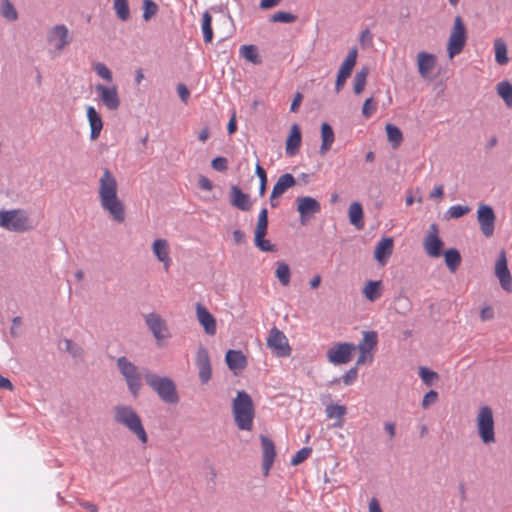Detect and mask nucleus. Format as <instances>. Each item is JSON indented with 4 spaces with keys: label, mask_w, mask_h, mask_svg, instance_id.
Returning <instances> with one entry per match:
<instances>
[{
    "label": "nucleus",
    "mask_w": 512,
    "mask_h": 512,
    "mask_svg": "<svg viewBox=\"0 0 512 512\" xmlns=\"http://www.w3.org/2000/svg\"><path fill=\"white\" fill-rule=\"evenodd\" d=\"M114 420L126 427L142 444L148 441V435L137 412L128 405H116L113 408Z\"/></svg>",
    "instance_id": "nucleus-4"
},
{
    "label": "nucleus",
    "mask_w": 512,
    "mask_h": 512,
    "mask_svg": "<svg viewBox=\"0 0 512 512\" xmlns=\"http://www.w3.org/2000/svg\"><path fill=\"white\" fill-rule=\"evenodd\" d=\"M297 201V210L300 213L301 221L303 222L304 218L317 214L321 210L320 203L313 197L310 196H301L296 199Z\"/></svg>",
    "instance_id": "nucleus-21"
},
{
    "label": "nucleus",
    "mask_w": 512,
    "mask_h": 512,
    "mask_svg": "<svg viewBox=\"0 0 512 512\" xmlns=\"http://www.w3.org/2000/svg\"><path fill=\"white\" fill-rule=\"evenodd\" d=\"M385 129L388 141L392 144V147H398L403 140V134L401 130L393 124H387Z\"/></svg>",
    "instance_id": "nucleus-39"
},
{
    "label": "nucleus",
    "mask_w": 512,
    "mask_h": 512,
    "mask_svg": "<svg viewBox=\"0 0 512 512\" xmlns=\"http://www.w3.org/2000/svg\"><path fill=\"white\" fill-rule=\"evenodd\" d=\"M230 203L242 211H249L252 208L250 196L244 193L237 185H232L230 188Z\"/></svg>",
    "instance_id": "nucleus-23"
},
{
    "label": "nucleus",
    "mask_w": 512,
    "mask_h": 512,
    "mask_svg": "<svg viewBox=\"0 0 512 512\" xmlns=\"http://www.w3.org/2000/svg\"><path fill=\"white\" fill-rule=\"evenodd\" d=\"M346 411H347V409L345 406L338 405V404H329L325 409L327 418L338 419V421L336 423H334L335 427H342L343 417L346 414Z\"/></svg>",
    "instance_id": "nucleus-35"
},
{
    "label": "nucleus",
    "mask_w": 512,
    "mask_h": 512,
    "mask_svg": "<svg viewBox=\"0 0 512 512\" xmlns=\"http://www.w3.org/2000/svg\"><path fill=\"white\" fill-rule=\"evenodd\" d=\"M495 275L503 290L512 292V277L507 266V258L504 250L500 251L496 264Z\"/></svg>",
    "instance_id": "nucleus-19"
},
{
    "label": "nucleus",
    "mask_w": 512,
    "mask_h": 512,
    "mask_svg": "<svg viewBox=\"0 0 512 512\" xmlns=\"http://www.w3.org/2000/svg\"><path fill=\"white\" fill-rule=\"evenodd\" d=\"M296 185L294 176L290 173H285L279 177L273 187V197L282 196L289 188Z\"/></svg>",
    "instance_id": "nucleus-29"
},
{
    "label": "nucleus",
    "mask_w": 512,
    "mask_h": 512,
    "mask_svg": "<svg viewBox=\"0 0 512 512\" xmlns=\"http://www.w3.org/2000/svg\"><path fill=\"white\" fill-rule=\"evenodd\" d=\"M368 73L369 69L364 67L355 74L353 81V90L355 94H360L364 90Z\"/></svg>",
    "instance_id": "nucleus-43"
},
{
    "label": "nucleus",
    "mask_w": 512,
    "mask_h": 512,
    "mask_svg": "<svg viewBox=\"0 0 512 512\" xmlns=\"http://www.w3.org/2000/svg\"><path fill=\"white\" fill-rule=\"evenodd\" d=\"M436 63V58L433 54L427 52H419L417 55V65L419 74L426 78L433 70Z\"/></svg>",
    "instance_id": "nucleus-26"
},
{
    "label": "nucleus",
    "mask_w": 512,
    "mask_h": 512,
    "mask_svg": "<svg viewBox=\"0 0 512 512\" xmlns=\"http://www.w3.org/2000/svg\"><path fill=\"white\" fill-rule=\"evenodd\" d=\"M437 399H438V393L434 390H430L423 397L421 405L424 409H427L431 404H434L437 401Z\"/></svg>",
    "instance_id": "nucleus-56"
},
{
    "label": "nucleus",
    "mask_w": 512,
    "mask_h": 512,
    "mask_svg": "<svg viewBox=\"0 0 512 512\" xmlns=\"http://www.w3.org/2000/svg\"><path fill=\"white\" fill-rule=\"evenodd\" d=\"M256 175L259 177V195L263 196L266 192V186H267V174L266 171L263 169L262 166L259 164L256 165L255 168Z\"/></svg>",
    "instance_id": "nucleus-52"
},
{
    "label": "nucleus",
    "mask_w": 512,
    "mask_h": 512,
    "mask_svg": "<svg viewBox=\"0 0 512 512\" xmlns=\"http://www.w3.org/2000/svg\"><path fill=\"white\" fill-rule=\"evenodd\" d=\"M349 221L358 229H362L364 226L363 221V208L359 202H353L350 204L348 209Z\"/></svg>",
    "instance_id": "nucleus-32"
},
{
    "label": "nucleus",
    "mask_w": 512,
    "mask_h": 512,
    "mask_svg": "<svg viewBox=\"0 0 512 512\" xmlns=\"http://www.w3.org/2000/svg\"><path fill=\"white\" fill-rule=\"evenodd\" d=\"M467 40V30L463 19L461 16L457 15L454 19V25L452 27L448 44H447V52L449 58H453L454 56L460 54L466 44Z\"/></svg>",
    "instance_id": "nucleus-8"
},
{
    "label": "nucleus",
    "mask_w": 512,
    "mask_h": 512,
    "mask_svg": "<svg viewBox=\"0 0 512 512\" xmlns=\"http://www.w3.org/2000/svg\"><path fill=\"white\" fill-rule=\"evenodd\" d=\"M72 41L68 28L63 24L53 26L47 33V42L60 53Z\"/></svg>",
    "instance_id": "nucleus-14"
},
{
    "label": "nucleus",
    "mask_w": 512,
    "mask_h": 512,
    "mask_svg": "<svg viewBox=\"0 0 512 512\" xmlns=\"http://www.w3.org/2000/svg\"><path fill=\"white\" fill-rule=\"evenodd\" d=\"M477 221L482 234L487 238L492 237L496 222L493 208L487 204H480L477 210Z\"/></svg>",
    "instance_id": "nucleus-11"
},
{
    "label": "nucleus",
    "mask_w": 512,
    "mask_h": 512,
    "mask_svg": "<svg viewBox=\"0 0 512 512\" xmlns=\"http://www.w3.org/2000/svg\"><path fill=\"white\" fill-rule=\"evenodd\" d=\"M359 42L363 47L372 43V33L369 29L362 31Z\"/></svg>",
    "instance_id": "nucleus-61"
},
{
    "label": "nucleus",
    "mask_w": 512,
    "mask_h": 512,
    "mask_svg": "<svg viewBox=\"0 0 512 512\" xmlns=\"http://www.w3.org/2000/svg\"><path fill=\"white\" fill-rule=\"evenodd\" d=\"M369 512H383L379 501L376 498H372L369 502Z\"/></svg>",
    "instance_id": "nucleus-64"
},
{
    "label": "nucleus",
    "mask_w": 512,
    "mask_h": 512,
    "mask_svg": "<svg viewBox=\"0 0 512 512\" xmlns=\"http://www.w3.org/2000/svg\"><path fill=\"white\" fill-rule=\"evenodd\" d=\"M196 317L207 335L216 334L217 326L214 316L200 303L196 305Z\"/></svg>",
    "instance_id": "nucleus-20"
},
{
    "label": "nucleus",
    "mask_w": 512,
    "mask_h": 512,
    "mask_svg": "<svg viewBox=\"0 0 512 512\" xmlns=\"http://www.w3.org/2000/svg\"><path fill=\"white\" fill-rule=\"evenodd\" d=\"M87 118L90 125V139L96 140L103 128L102 118L93 106L87 107Z\"/></svg>",
    "instance_id": "nucleus-24"
},
{
    "label": "nucleus",
    "mask_w": 512,
    "mask_h": 512,
    "mask_svg": "<svg viewBox=\"0 0 512 512\" xmlns=\"http://www.w3.org/2000/svg\"><path fill=\"white\" fill-rule=\"evenodd\" d=\"M113 8L120 20L127 21L130 18L128 0H114Z\"/></svg>",
    "instance_id": "nucleus-45"
},
{
    "label": "nucleus",
    "mask_w": 512,
    "mask_h": 512,
    "mask_svg": "<svg viewBox=\"0 0 512 512\" xmlns=\"http://www.w3.org/2000/svg\"><path fill=\"white\" fill-rule=\"evenodd\" d=\"M419 376L421 377L422 381L428 386L432 385L433 381L438 379V374L435 371H432L426 367H420Z\"/></svg>",
    "instance_id": "nucleus-50"
},
{
    "label": "nucleus",
    "mask_w": 512,
    "mask_h": 512,
    "mask_svg": "<svg viewBox=\"0 0 512 512\" xmlns=\"http://www.w3.org/2000/svg\"><path fill=\"white\" fill-rule=\"evenodd\" d=\"M65 350L73 357L82 359L84 356V350L82 347L72 340L65 338L64 339Z\"/></svg>",
    "instance_id": "nucleus-47"
},
{
    "label": "nucleus",
    "mask_w": 512,
    "mask_h": 512,
    "mask_svg": "<svg viewBox=\"0 0 512 512\" xmlns=\"http://www.w3.org/2000/svg\"><path fill=\"white\" fill-rule=\"evenodd\" d=\"M143 379L146 384L167 404L179 402V396L174 381L166 376H159L147 368H143Z\"/></svg>",
    "instance_id": "nucleus-2"
},
{
    "label": "nucleus",
    "mask_w": 512,
    "mask_h": 512,
    "mask_svg": "<svg viewBox=\"0 0 512 512\" xmlns=\"http://www.w3.org/2000/svg\"><path fill=\"white\" fill-rule=\"evenodd\" d=\"M296 20H297V16L295 14H292L290 12H285V11L276 12L270 18V21L274 22V23H276V22L293 23Z\"/></svg>",
    "instance_id": "nucleus-48"
},
{
    "label": "nucleus",
    "mask_w": 512,
    "mask_h": 512,
    "mask_svg": "<svg viewBox=\"0 0 512 512\" xmlns=\"http://www.w3.org/2000/svg\"><path fill=\"white\" fill-rule=\"evenodd\" d=\"M95 90L102 104L110 111H115L120 107V97L117 87L115 85L108 87L102 84H97Z\"/></svg>",
    "instance_id": "nucleus-18"
},
{
    "label": "nucleus",
    "mask_w": 512,
    "mask_h": 512,
    "mask_svg": "<svg viewBox=\"0 0 512 512\" xmlns=\"http://www.w3.org/2000/svg\"><path fill=\"white\" fill-rule=\"evenodd\" d=\"M177 92H178V95H179L180 99L182 100V102L187 103V101L190 97V92H189L188 88L186 87V85L179 83L177 85Z\"/></svg>",
    "instance_id": "nucleus-59"
},
{
    "label": "nucleus",
    "mask_w": 512,
    "mask_h": 512,
    "mask_svg": "<svg viewBox=\"0 0 512 512\" xmlns=\"http://www.w3.org/2000/svg\"><path fill=\"white\" fill-rule=\"evenodd\" d=\"M445 263L451 272H455L461 263V255L455 248L448 249L444 253Z\"/></svg>",
    "instance_id": "nucleus-36"
},
{
    "label": "nucleus",
    "mask_w": 512,
    "mask_h": 512,
    "mask_svg": "<svg viewBox=\"0 0 512 512\" xmlns=\"http://www.w3.org/2000/svg\"><path fill=\"white\" fill-rule=\"evenodd\" d=\"M494 317L493 309L489 306L481 309L480 318L482 321L491 320Z\"/></svg>",
    "instance_id": "nucleus-63"
},
{
    "label": "nucleus",
    "mask_w": 512,
    "mask_h": 512,
    "mask_svg": "<svg viewBox=\"0 0 512 512\" xmlns=\"http://www.w3.org/2000/svg\"><path fill=\"white\" fill-rule=\"evenodd\" d=\"M0 227L13 232L31 229L26 212L20 209L0 211Z\"/></svg>",
    "instance_id": "nucleus-7"
},
{
    "label": "nucleus",
    "mask_w": 512,
    "mask_h": 512,
    "mask_svg": "<svg viewBox=\"0 0 512 512\" xmlns=\"http://www.w3.org/2000/svg\"><path fill=\"white\" fill-rule=\"evenodd\" d=\"M195 365L198 369L201 384H207L212 377V367L208 350L202 345L197 349Z\"/></svg>",
    "instance_id": "nucleus-17"
},
{
    "label": "nucleus",
    "mask_w": 512,
    "mask_h": 512,
    "mask_svg": "<svg viewBox=\"0 0 512 512\" xmlns=\"http://www.w3.org/2000/svg\"><path fill=\"white\" fill-rule=\"evenodd\" d=\"M117 368L124 377L129 392L134 396H138L142 387L141 379L143 378V368L141 370L125 356L117 359Z\"/></svg>",
    "instance_id": "nucleus-5"
},
{
    "label": "nucleus",
    "mask_w": 512,
    "mask_h": 512,
    "mask_svg": "<svg viewBox=\"0 0 512 512\" xmlns=\"http://www.w3.org/2000/svg\"><path fill=\"white\" fill-rule=\"evenodd\" d=\"M376 110V105L373 103L372 98L365 100L362 107V114L364 117L369 118Z\"/></svg>",
    "instance_id": "nucleus-57"
},
{
    "label": "nucleus",
    "mask_w": 512,
    "mask_h": 512,
    "mask_svg": "<svg viewBox=\"0 0 512 512\" xmlns=\"http://www.w3.org/2000/svg\"><path fill=\"white\" fill-rule=\"evenodd\" d=\"M275 275L283 286L289 285L291 272L290 267L287 263L283 261L277 262Z\"/></svg>",
    "instance_id": "nucleus-38"
},
{
    "label": "nucleus",
    "mask_w": 512,
    "mask_h": 512,
    "mask_svg": "<svg viewBox=\"0 0 512 512\" xmlns=\"http://www.w3.org/2000/svg\"><path fill=\"white\" fill-rule=\"evenodd\" d=\"M302 99H303V95L300 92H297L294 95V98H293L291 106H290V110L292 112H297L298 111L299 106H300V104L302 102Z\"/></svg>",
    "instance_id": "nucleus-62"
},
{
    "label": "nucleus",
    "mask_w": 512,
    "mask_h": 512,
    "mask_svg": "<svg viewBox=\"0 0 512 512\" xmlns=\"http://www.w3.org/2000/svg\"><path fill=\"white\" fill-rule=\"evenodd\" d=\"M158 11V5L152 0H144L143 1V19L145 21L150 20L153 16L156 15Z\"/></svg>",
    "instance_id": "nucleus-49"
},
{
    "label": "nucleus",
    "mask_w": 512,
    "mask_h": 512,
    "mask_svg": "<svg viewBox=\"0 0 512 512\" xmlns=\"http://www.w3.org/2000/svg\"><path fill=\"white\" fill-rule=\"evenodd\" d=\"M198 186L200 189L205 190V191H210L213 189L212 182L206 176H203V175L199 176Z\"/></svg>",
    "instance_id": "nucleus-60"
},
{
    "label": "nucleus",
    "mask_w": 512,
    "mask_h": 512,
    "mask_svg": "<svg viewBox=\"0 0 512 512\" xmlns=\"http://www.w3.org/2000/svg\"><path fill=\"white\" fill-rule=\"evenodd\" d=\"M359 352H360V355L356 361V367L366 364V363H371L373 361L372 352H364V351H359Z\"/></svg>",
    "instance_id": "nucleus-58"
},
{
    "label": "nucleus",
    "mask_w": 512,
    "mask_h": 512,
    "mask_svg": "<svg viewBox=\"0 0 512 512\" xmlns=\"http://www.w3.org/2000/svg\"><path fill=\"white\" fill-rule=\"evenodd\" d=\"M225 361L230 370H242L247 365L245 355L239 350H228L225 356Z\"/></svg>",
    "instance_id": "nucleus-28"
},
{
    "label": "nucleus",
    "mask_w": 512,
    "mask_h": 512,
    "mask_svg": "<svg viewBox=\"0 0 512 512\" xmlns=\"http://www.w3.org/2000/svg\"><path fill=\"white\" fill-rule=\"evenodd\" d=\"M240 54L247 61L253 64H260L261 59L258 54V49L255 45H243L240 48Z\"/></svg>",
    "instance_id": "nucleus-40"
},
{
    "label": "nucleus",
    "mask_w": 512,
    "mask_h": 512,
    "mask_svg": "<svg viewBox=\"0 0 512 512\" xmlns=\"http://www.w3.org/2000/svg\"><path fill=\"white\" fill-rule=\"evenodd\" d=\"M495 49V60L499 65H506L509 61L507 56V46L502 39H496L494 41Z\"/></svg>",
    "instance_id": "nucleus-37"
},
{
    "label": "nucleus",
    "mask_w": 512,
    "mask_h": 512,
    "mask_svg": "<svg viewBox=\"0 0 512 512\" xmlns=\"http://www.w3.org/2000/svg\"><path fill=\"white\" fill-rule=\"evenodd\" d=\"M152 250L157 259L163 262L167 268L170 262L168 242L165 239H156L153 242Z\"/></svg>",
    "instance_id": "nucleus-30"
},
{
    "label": "nucleus",
    "mask_w": 512,
    "mask_h": 512,
    "mask_svg": "<svg viewBox=\"0 0 512 512\" xmlns=\"http://www.w3.org/2000/svg\"><path fill=\"white\" fill-rule=\"evenodd\" d=\"M312 449L310 447H303L300 449L291 459V465L296 466L305 461L310 454Z\"/></svg>",
    "instance_id": "nucleus-53"
},
{
    "label": "nucleus",
    "mask_w": 512,
    "mask_h": 512,
    "mask_svg": "<svg viewBox=\"0 0 512 512\" xmlns=\"http://www.w3.org/2000/svg\"><path fill=\"white\" fill-rule=\"evenodd\" d=\"M378 343V334L376 331H364L363 339L358 344L357 348L359 351L372 352Z\"/></svg>",
    "instance_id": "nucleus-33"
},
{
    "label": "nucleus",
    "mask_w": 512,
    "mask_h": 512,
    "mask_svg": "<svg viewBox=\"0 0 512 512\" xmlns=\"http://www.w3.org/2000/svg\"><path fill=\"white\" fill-rule=\"evenodd\" d=\"M0 14L8 21H16L18 13L10 0H1Z\"/></svg>",
    "instance_id": "nucleus-42"
},
{
    "label": "nucleus",
    "mask_w": 512,
    "mask_h": 512,
    "mask_svg": "<svg viewBox=\"0 0 512 512\" xmlns=\"http://www.w3.org/2000/svg\"><path fill=\"white\" fill-rule=\"evenodd\" d=\"M301 131L297 124L291 126L290 134L286 140V154L288 156H294L301 145Z\"/></svg>",
    "instance_id": "nucleus-27"
},
{
    "label": "nucleus",
    "mask_w": 512,
    "mask_h": 512,
    "mask_svg": "<svg viewBox=\"0 0 512 512\" xmlns=\"http://www.w3.org/2000/svg\"><path fill=\"white\" fill-rule=\"evenodd\" d=\"M362 292L369 301L374 302L382 295V282L370 280L366 283Z\"/></svg>",
    "instance_id": "nucleus-34"
},
{
    "label": "nucleus",
    "mask_w": 512,
    "mask_h": 512,
    "mask_svg": "<svg viewBox=\"0 0 512 512\" xmlns=\"http://www.w3.org/2000/svg\"><path fill=\"white\" fill-rule=\"evenodd\" d=\"M356 348L353 343H337L327 350L329 362L339 365L346 364L352 359V352Z\"/></svg>",
    "instance_id": "nucleus-13"
},
{
    "label": "nucleus",
    "mask_w": 512,
    "mask_h": 512,
    "mask_svg": "<svg viewBox=\"0 0 512 512\" xmlns=\"http://www.w3.org/2000/svg\"><path fill=\"white\" fill-rule=\"evenodd\" d=\"M94 71L96 72V74L99 77H101L105 81L112 82V80H113L112 72L105 64L100 63V62L96 63L94 65Z\"/></svg>",
    "instance_id": "nucleus-51"
},
{
    "label": "nucleus",
    "mask_w": 512,
    "mask_h": 512,
    "mask_svg": "<svg viewBox=\"0 0 512 512\" xmlns=\"http://www.w3.org/2000/svg\"><path fill=\"white\" fill-rule=\"evenodd\" d=\"M393 252V239L383 238L381 239L374 251V257L380 264H385L387 259L392 255Z\"/></svg>",
    "instance_id": "nucleus-25"
},
{
    "label": "nucleus",
    "mask_w": 512,
    "mask_h": 512,
    "mask_svg": "<svg viewBox=\"0 0 512 512\" xmlns=\"http://www.w3.org/2000/svg\"><path fill=\"white\" fill-rule=\"evenodd\" d=\"M211 166L218 172H224L228 169V160L222 156L216 157L211 161Z\"/></svg>",
    "instance_id": "nucleus-54"
},
{
    "label": "nucleus",
    "mask_w": 512,
    "mask_h": 512,
    "mask_svg": "<svg viewBox=\"0 0 512 512\" xmlns=\"http://www.w3.org/2000/svg\"><path fill=\"white\" fill-rule=\"evenodd\" d=\"M470 211L471 208L469 206L454 205L447 210L446 217L448 219H458L468 214Z\"/></svg>",
    "instance_id": "nucleus-46"
},
{
    "label": "nucleus",
    "mask_w": 512,
    "mask_h": 512,
    "mask_svg": "<svg viewBox=\"0 0 512 512\" xmlns=\"http://www.w3.org/2000/svg\"><path fill=\"white\" fill-rule=\"evenodd\" d=\"M357 55H358L357 48L356 47L352 48L348 52V55L346 56L343 63L341 64L338 74H337L336 82H335V91L337 93H339L342 90V88L345 85L346 80L351 76L352 70H353L354 66L356 65Z\"/></svg>",
    "instance_id": "nucleus-15"
},
{
    "label": "nucleus",
    "mask_w": 512,
    "mask_h": 512,
    "mask_svg": "<svg viewBox=\"0 0 512 512\" xmlns=\"http://www.w3.org/2000/svg\"><path fill=\"white\" fill-rule=\"evenodd\" d=\"M358 377V369L357 367L350 368L343 376L342 380L345 385H351L353 384Z\"/></svg>",
    "instance_id": "nucleus-55"
},
{
    "label": "nucleus",
    "mask_w": 512,
    "mask_h": 512,
    "mask_svg": "<svg viewBox=\"0 0 512 512\" xmlns=\"http://www.w3.org/2000/svg\"><path fill=\"white\" fill-rule=\"evenodd\" d=\"M476 424L478 435L484 444L489 445L496 441L494 417L491 407L487 405L480 407L476 418Z\"/></svg>",
    "instance_id": "nucleus-6"
},
{
    "label": "nucleus",
    "mask_w": 512,
    "mask_h": 512,
    "mask_svg": "<svg viewBox=\"0 0 512 512\" xmlns=\"http://www.w3.org/2000/svg\"><path fill=\"white\" fill-rule=\"evenodd\" d=\"M117 191L116 178L105 168L99 179V201L103 210L107 211L114 221L122 223L125 220V205L119 199Z\"/></svg>",
    "instance_id": "nucleus-1"
},
{
    "label": "nucleus",
    "mask_w": 512,
    "mask_h": 512,
    "mask_svg": "<svg viewBox=\"0 0 512 512\" xmlns=\"http://www.w3.org/2000/svg\"><path fill=\"white\" fill-rule=\"evenodd\" d=\"M268 227V210L267 208H262L258 221L255 228V237L254 242L255 246L259 248L263 252H274L276 250L275 246L270 243L269 240L265 239V235L267 233Z\"/></svg>",
    "instance_id": "nucleus-9"
},
{
    "label": "nucleus",
    "mask_w": 512,
    "mask_h": 512,
    "mask_svg": "<svg viewBox=\"0 0 512 512\" xmlns=\"http://www.w3.org/2000/svg\"><path fill=\"white\" fill-rule=\"evenodd\" d=\"M321 138L322 144L319 152L321 155H325L331 149L335 140L334 131L331 125L326 122L321 125Z\"/></svg>",
    "instance_id": "nucleus-31"
},
{
    "label": "nucleus",
    "mask_w": 512,
    "mask_h": 512,
    "mask_svg": "<svg viewBox=\"0 0 512 512\" xmlns=\"http://www.w3.org/2000/svg\"><path fill=\"white\" fill-rule=\"evenodd\" d=\"M497 93L508 107H512V84L502 81L497 85Z\"/></svg>",
    "instance_id": "nucleus-41"
},
{
    "label": "nucleus",
    "mask_w": 512,
    "mask_h": 512,
    "mask_svg": "<svg viewBox=\"0 0 512 512\" xmlns=\"http://www.w3.org/2000/svg\"><path fill=\"white\" fill-rule=\"evenodd\" d=\"M443 241L439 237V229L437 224L432 223L429 226V231L423 240V248L426 254L431 258H438L441 256Z\"/></svg>",
    "instance_id": "nucleus-12"
},
{
    "label": "nucleus",
    "mask_w": 512,
    "mask_h": 512,
    "mask_svg": "<svg viewBox=\"0 0 512 512\" xmlns=\"http://www.w3.org/2000/svg\"><path fill=\"white\" fill-rule=\"evenodd\" d=\"M260 440H261L262 455H263L262 468L264 471V475H268V473L274 463L275 456H276L275 445H274L273 441L265 435H261Z\"/></svg>",
    "instance_id": "nucleus-22"
},
{
    "label": "nucleus",
    "mask_w": 512,
    "mask_h": 512,
    "mask_svg": "<svg viewBox=\"0 0 512 512\" xmlns=\"http://www.w3.org/2000/svg\"><path fill=\"white\" fill-rule=\"evenodd\" d=\"M234 421L240 430L250 431L253 427L255 407L251 396L245 391H238L232 401Z\"/></svg>",
    "instance_id": "nucleus-3"
},
{
    "label": "nucleus",
    "mask_w": 512,
    "mask_h": 512,
    "mask_svg": "<svg viewBox=\"0 0 512 512\" xmlns=\"http://www.w3.org/2000/svg\"><path fill=\"white\" fill-rule=\"evenodd\" d=\"M267 347L273 351L277 357H287L291 354V348L285 334L277 327H273L267 338Z\"/></svg>",
    "instance_id": "nucleus-10"
},
{
    "label": "nucleus",
    "mask_w": 512,
    "mask_h": 512,
    "mask_svg": "<svg viewBox=\"0 0 512 512\" xmlns=\"http://www.w3.org/2000/svg\"><path fill=\"white\" fill-rule=\"evenodd\" d=\"M202 32L205 43H210L213 39L212 31V17L208 11H205L202 15Z\"/></svg>",
    "instance_id": "nucleus-44"
},
{
    "label": "nucleus",
    "mask_w": 512,
    "mask_h": 512,
    "mask_svg": "<svg viewBox=\"0 0 512 512\" xmlns=\"http://www.w3.org/2000/svg\"><path fill=\"white\" fill-rule=\"evenodd\" d=\"M145 324L157 341L171 337L166 321L157 313H149L144 316Z\"/></svg>",
    "instance_id": "nucleus-16"
}]
</instances>
